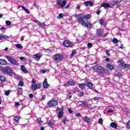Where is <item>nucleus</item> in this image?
<instances>
[{"mask_svg":"<svg viewBox=\"0 0 130 130\" xmlns=\"http://www.w3.org/2000/svg\"><path fill=\"white\" fill-rule=\"evenodd\" d=\"M77 21L79 24L86 27V28H91L92 24L86 23L90 19V14H80L77 15Z\"/></svg>","mask_w":130,"mask_h":130,"instance_id":"1","label":"nucleus"},{"mask_svg":"<svg viewBox=\"0 0 130 130\" xmlns=\"http://www.w3.org/2000/svg\"><path fill=\"white\" fill-rule=\"evenodd\" d=\"M5 57L8 60V61L11 63V64H13V66H16L17 67H19L20 64L18 62V61L15 59L13 56L6 55Z\"/></svg>","mask_w":130,"mask_h":130,"instance_id":"2","label":"nucleus"},{"mask_svg":"<svg viewBox=\"0 0 130 130\" xmlns=\"http://www.w3.org/2000/svg\"><path fill=\"white\" fill-rule=\"evenodd\" d=\"M2 73L5 74L6 75H10L13 73V69L10 66H7L6 67H3L1 69Z\"/></svg>","mask_w":130,"mask_h":130,"instance_id":"3","label":"nucleus"},{"mask_svg":"<svg viewBox=\"0 0 130 130\" xmlns=\"http://www.w3.org/2000/svg\"><path fill=\"white\" fill-rule=\"evenodd\" d=\"M53 59L55 61V62H59L60 61H61L62 60V59L63 58V56L61 55V54H56L53 56Z\"/></svg>","mask_w":130,"mask_h":130,"instance_id":"4","label":"nucleus"},{"mask_svg":"<svg viewBox=\"0 0 130 130\" xmlns=\"http://www.w3.org/2000/svg\"><path fill=\"white\" fill-rule=\"evenodd\" d=\"M118 62L119 63L120 68H122V69H128L129 66L128 64H125L123 63V60H119Z\"/></svg>","mask_w":130,"mask_h":130,"instance_id":"5","label":"nucleus"},{"mask_svg":"<svg viewBox=\"0 0 130 130\" xmlns=\"http://www.w3.org/2000/svg\"><path fill=\"white\" fill-rule=\"evenodd\" d=\"M58 104V103L57 101L52 99L48 103V106L49 107H53V106H56Z\"/></svg>","mask_w":130,"mask_h":130,"instance_id":"6","label":"nucleus"},{"mask_svg":"<svg viewBox=\"0 0 130 130\" xmlns=\"http://www.w3.org/2000/svg\"><path fill=\"white\" fill-rule=\"evenodd\" d=\"M96 72L98 74H103L105 73V69L101 66H98L96 68Z\"/></svg>","mask_w":130,"mask_h":130,"instance_id":"7","label":"nucleus"},{"mask_svg":"<svg viewBox=\"0 0 130 130\" xmlns=\"http://www.w3.org/2000/svg\"><path fill=\"white\" fill-rule=\"evenodd\" d=\"M63 86H64L65 87H68L69 86H76V82L74 80L69 81H68L66 83H64Z\"/></svg>","mask_w":130,"mask_h":130,"instance_id":"8","label":"nucleus"},{"mask_svg":"<svg viewBox=\"0 0 130 130\" xmlns=\"http://www.w3.org/2000/svg\"><path fill=\"white\" fill-rule=\"evenodd\" d=\"M89 81L88 79H85V83H87L86 85V86H87V87H88V88L89 89H92L93 88V83H92V82H88Z\"/></svg>","mask_w":130,"mask_h":130,"instance_id":"9","label":"nucleus"},{"mask_svg":"<svg viewBox=\"0 0 130 130\" xmlns=\"http://www.w3.org/2000/svg\"><path fill=\"white\" fill-rule=\"evenodd\" d=\"M104 8L105 9H106V8H112V6L110 5L109 3H102L101 5V8Z\"/></svg>","mask_w":130,"mask_h":130,"instance_id":"10","label":"nucleus"},{"mask_svg":"<svg viewBox=\"0 0 130 130\" xmlns=\"http://www.w3.org/2000/svg\"><path fill=\"white\" fill-rule=\"evenodd\" d=\"M63 45L66 47H72L73 46V45H72V43L70 42L69 41H65L63 42Z\"/></svg>","mask_w":130,"mask_h":130,"instance_id":"11","label":"nucleus"},{"mask_svg":"<svg viewBox=\"0 0 130 130\" xmlns=\"http://www.w3.org/2000/svg\"><path fill=\"white\" fill-rule=\"evenodd\" d=\"M103 30L100 29H97L96 30V35L97 36H103Z\"/></svg>","mask_w":130,"mask_h":130,"instance_id":"12","label":"nucleus"},{"mask_svg":"<svg viewBox=\"0 0 130 130\" xmlns=\"http://www.w3.org/2000/svg\"><path fill=\"white\" fill-rule=\"evenodd\" d=\"M20 70L22 71V72L24 73V74H28V71L26 70V67H25V66L21 65Z\"/></svg>","mask_w":130,"mask_h":130,"instance_id":"13","label":"nucleus"},{"mask_svg":"<svg viewBox=\"0 0 130 130\" xmlns=\"http://www.w3.org/2000/svg\"><path fill=\"white\" fill-rule=\"evenodd\" d=\"M84 5L85 7H88V6H89L90 7H93V3L91 1H87L84 2Z\"/></svg>","mask_w":130,"mask_h":130,"instance_id":"14","label":"nucleus"},{"mask_svg":"<svg viewBox=\"0 0 130 130\" xmlns=\"http://www.w3.org/2000/svg\"><path fill=\"white\" fill-rule=\"evenodd\" d=\"M43 85L45 89H46V88H47L49 86V84H48V83H47V79H45V80L44 81V82L43 83Z\"/></svg>","mask_w":130,"mask_h":130,"instance_id":"15","label":"nucleus"},{"mask_svg":"<svg viewBox=\"0 0 130 130\" xmlns=\"http://www.w3.org/2000/svg\"><path fill=\"white\" fill-rule=\"evenodd\" d=\"M36 22L38 23V25L40 26V27H41V28H43V29H44V27H45V23H41L38 21V20H36Z\"/></svg>","mask_w":130,"mask_h":130,"instance_id":"16","label":"nucleus"},{"mask_svg":"<svg viewBox=\"0 0 130 130\" xmlns=\"http://www.w3.org/2000/svg\"><path fill=\"white\" fill-rule=\"evenodd\" d=\"M41 58V55H40V54H37L34 55V59L36 60H39L40 58Z\"/></svg>","mask_w":130,"mask_h":130,"instance_id":"17","label":"nucleus"},{"mask_svg":"<svg viewBox=\"0 0 130 130\" xmlns=\"http://www.w3.org/2000/svg\"><path fill=\"white\" fill-rule=\"evenodd\" d=\"M20 8H22L24 11H25V13L27 14H30V11H29V10L26 9L24 6H19L17 7V9H20Z\"/></svg>","mask_w":130,"mask_h":130,"instance_id":"18","label":"nucleus"},{"mask_svg":"<svg viewBox=\"0 0 130 130\" xmlns=\"http://www.w3.org/2000/svg\"><path fill=\"white\" fill-rule=\"evenodd\" d=\"M7 60L3 59H0V64L1 66H6V64H7Z\"/></svg>","mask_w":130,"mask_h":130,"instance_id":"19","label":"nucleus"},{"mask_svg":"<svg viewBox=\"0 0 130 130\" xmlns=\"http://www.w3.org/2000/svg\"><path fill=\"white\" fill-rule=\"evenodd\" d=\"M62 116H63V111L62 110H61L58 114V118L59 119H60Z\"/></svg>","mask_w":130,"mask_h":130,"instance_id":"20","label":"nucleus"},{"mask_svg":"<svg viewBox=\"0 0 130 130\" xmlns=\"http://www.w3.org/2000/svg\"><path fill=\"white\" fill-rule=\"evenodd\" d=\"M58 5H59V6L61 7V8H64V7L66 6V5H67V1H63L62 2V4L58 3Z\"/></svg>","mask_w":130,"mask_h":130,"instance_id":"21","label":"nucleus"},{"mask_svg":"<svg viewBox=\"0 0 130 130\" xmlns=\"http://www.w3.org/2000/svg\"><path fill=\"white\" fill-rule=\"evenodd\" d=\"M117 3H118V1H112V2H111L110 3V5L111 7H112V8L114 6H115V5H116V4H117Z\"/></svg>","mask_w":130,"mask_h":130,"instance_id":"22","label":"nucleus"},{"mask_svg":"<svg viewBox=\"0 0 130 130\" xmlns=\"http://www.w3.org/2000/svg\"><path fill=\"white\" fill-rule=\"evenodd\" d=\"M23 93V89L22 88H19L17 89V95H22Z\"/></svg>","mask_w":130,"mask_h":130,"instance_id":"23","label":"nucleus"},{"mask_svg":"<svg viewBox=\"0 0 130 130\" xmlns=\"http://www.w3.org/2000/svg\"><path fill=\"white\" fill-rule=\"evenodd\" d=\"M78 103H81V104L82 105H84L85 107H88V106H89V105L88 104V103H87V102L80 101L78 102Z\"/></svg>","mask_w":130,"mask_h":130,"instance_id":"24","label":"nucleus"},{"mask_svg":"<svg viewBox=\"0 0 130 130\" xmlns=\"http://www.w3.org/2000/svg\"><path fill=\"white\" fill-rule=\"evenodd\" d=\"M31 90H32V91H36V90H37V84H32L31 85Z\"/></svg>","mask_w":130,"mask_h":130,"instance_id":"25","label":"nucleus"},{"mask_svg":"<svg viewBox=\"0 0 130 130\" xmlns=\"http://www.w3.org/2000/svg\"><path fill=\"white\" fill-rule=\"evenodd\" d=\"M107 68H108V69L110 70H112L113 69H114V67H113V66H112L111 64H107Z\"/></svg>","mask_w":130,"mask_h":130,"instance_id":"26","label":"nucleus"},{"mask_svg":"<svg viewBox=\"0 0 130 130\" xmlns=\"http://www.w3.org/2000/svg\"><path fill=\"white\" fill-rule=\"evenodd\" d=\"M7 38H9V36L6 35L0 36V40H3V39Z\"/></svg>","mask_w":130,"mask_h":130,"instance_id":"27","label":"nucleus"},{"mask_svg":"<svg viewBox=\"0 0 130 130\" xmlns=\"http://www.w3.org/2000/svg\"><path fill=\"white\" fill-rule=\"evenodd\" d=\"M79 87L80 89H84L85 87H86V84L84 83H81L79 84Z\"/></svg>","mask_w":130,"mask_h":130,"instance_id":"28","label":"nucleus"},{"mask_svg":"<svg viewBox=\"0 0 130 130\" xmlns=\"http://www.w3.org/2000/svg\"><path fill=\"white\" fill-rule=\"evenodd\" d=\"M111 127H113V128H116L117 127V124L114 123V122H112L110 124Z\"/></svg>","mask_w":130,"mask_h":130,"instance_id":"29","label":"nucleus"},{"mask_svg":"<svg viewBox=\"0 0 130 130\" xmlns=\"http://www.w3.org/2000/svg\"><path fill=\"white\" fill-rule=\"evenodd\" d=\"M90 118L88 117L87 116L84 117V121H85V122H87V123H89L90 122Z\"/></svg>","mask_w":130,"mask_h":130,"instance_id":"30","label":"nucleus"},{"mask_svg":"<svg viewBox=\"0 0 130 130\" xmlns=\"http://www.w3.org/2000/svg\"><path fill=\"white\" fill-rule=\"evenodd\" d=\"M0 81L2 82H6V77L3 75L0 76Z\"/></svg>","mask_w":130,"mask_h":130,"instance_id":"31","label":"nucleus"},{"mask_svg":"<svg viewBox=\"0 0 130 130\" xmlns=\"http://www.w3.org/2000/svg\"><path fill=\"white\" fill-rule=\"evenodd\" d=\"M77 53V51L76 50H73L72 53L71 54V58H73L74 55H75Z\"/></svg>","mask_w":130,"mask_h":130,"instance_id":"32","label":"nucleus"},{"mask_svg":"<svg viewBox=\"0 0 130 130\" xmlns=\"http://www.w3.org/2000/svg\"><path fill=\"white\" fill-rule=\"evenodd\" d=\"M16 46L17 48H19V49H22V48H23V46H22V45H21L20 44H16Z\"/></svg>","mask_w":130,"mask_h":130,"instance_id":"33","label":"nucleus"},{"mask_svg":"<svg viewBox=\"0 0 130 130\" xmlns=\"http://www.w3.org/2000/svg\"><path fill=\"white\" fill-rule=\"evenodd\" d=\"M37 121H38V124H42V123H43V121H42V120H41V118L37 119Z\"/></svg>","mask_w":130,"mask_h":130,"instance_id":"34","label":"nucleus"},{"mask_svg":"<svg viewBox=\"0 0 130 130\" xmlns=\"http://www.w3.org/2000/svg\"><path fill=\"white\" fill-rule=\"evenodd\" d=\"M112 42H113V43L116 44V43H118L119 41L118 40H117V39L114 38L112 40Z\"/></svg>","mask_w":130,"mask_h":130,"instance_id":"35","label":"nucleus"},{"mask_svg":"<svg viewBox=\"0 0 130 130\" xmlns=\"http://www.w3.org/2000/svg\"><path fill=\"white\" fill-rule=\"evenodd\" d=\"M93 47V44H92V43H88L87 44V47L88 48H91V47Z\"/></svg>","mask_w":130,"mask_h":130,"instance_id":"36","label":"nucleus"},{"mask_svg":"<svg viewBox=\"0 0 130 130\" xmlns=\"http://www.w3.org/2000/svg\"><path fill=\"white\" fill-rule=\"evenodd\" d=\"M99 23L101 24V25H104V20L100 19L99 20Z\"/></svg>","mask_w":130,"mask_h":130,"instance_id":"37","label":"nucleus"},{"mask_svg":"<svg viewBox=\"0 0 130 130\" xmlns=\"http://www.w3.org/2000/svg\"><path fill=\"white\" fill-rule=\"evenodd\" d=\"M99 123H100V124H103V119H102V118H100L99 119Z\"/></svg>","mask_w":130,"mask_h":130,"instance_id":"38","label":"nucleus"},{"mask_svg":"<svg viewBox=\"0 0 130 130\" xmlns=\"http://www.w3.org/2000/svg\"><path fill=\"white\" fill-rule=\"evenodd\" d=\"M127 128L128 129H130V120L126 123Z\"/></svg>","mask_w":130,"mask_h":130,"instance_id":"39","label":"nucleus"},{"mask_svg":"<svg viewBox=\"0 0 130 130\" xmlns=\"http://www.w3.org/2000/svg\"><path fill=\"white\" fill-rule=\"evenodd\" d=\"M63 17V16H62V13H60L57 18V19H62Z\"/></svg>","mask_w":130,"mask_h":130,"instance_id":"40","label":"nucleus"},{"mask_svg":"<svg viewBox=\"0 0 130 130\" xmlns=\"http://www.w3.org/2000/svg\"><path fill=\"white\" fill-rule=\"evenodd\" d=\"M19 117L18 116H16L15 117H14V120L16 122H18V121H19Z\"/></svg>","mask_w":130,"mask_h":130,"instance_id":"41","label":"nucleus"},{"mask_svg":"<svg viewBox=\"0 0 130 130\" xmlns=\"http://www.w3.org/2000/svg\"><path fill=\"white\" fill-rule=\"evenodd\" d=\"M6 25H7V26H11V22L10 21L7 20L6 21Z\"/></svg>","mask_w":130,"mask_h":130,"instance_id":"42","label":"nucleus"},{"mask_svg":"<svg viewBox=\"0 0 130 130\" xmlns=\"http://www.w3.org/2000/svg\"><path fill=\"white\" fill-rule=\"evenodd\" d=\"M19 86H20V87H23V86H24V83H23V82L22 81H20L18 83Z\"/></svg>","mask_w":130,"mask_h":130,"instance_id":"43","label":"nucleus"},{"mask_svg":"<svg viewBox=\"0 0 130 130\" xmlns=\"http://www.w3.org/2000/svg\"><path fill=\"white\" fill-rule=\"evenodd\" d=\"M110 50H107L106 51V53L107 55H108V56L110 55Z\"/></svg>","mask_w":130,"mask_h":130,"instance_id":"44","label":"nucleus"},{"mask_svg":"<svg viewBox=\"0 0 130 130\" xmlns=\"http://www.w3.org/2000/svg\"><path fill=\"white\" fill-rule=\"evenodd\" d=\"M66 121H68V120H67V117H64L62 120L63 123H64V124H66Z\"/></svg>","mask_w":130,"mask_h":130,"instance_id":"45","label":"nucleus"},{"mask_svg":"<svg viewBox=\"0 0 130 130\" xmlns=\"http://www.w3.org/2000/svg\"><path fill=\"white\" fill-rule=\"evenodd\" d=\"M48 125H49V126H52V125H53V123H52V122L50 121L48 123Z\"/></svg>","mask_w":130,"mask_h":130,"instance_id":"46","label":"nucleus"},{"mask_svg":"<svg viewBox=\"0 0 130 130\" xmlns=\"http://www.w3.org/2000/svg\"><path fill=\"white\" fill-rule=\"evenodd\" d=\"M41 88V84H37V89H40Z\"/></svg>","mask_w":130,"mask_h":130,"instance_id":"47","label":"nucleus"},{"mask_svg":"<svg viewBox=\"0 0 130 130\" xmlns=\"http://www.w3.org/2000/svg\"><path fill=\"white\" fill-rule=\"evenodd\" d=\"M116 76L117 77H121V76H122V74H121V73H118L116 74Z\"/></svg>","mask_w":130,"mask_h":130,"instance_id":"48","label":"nucleus"},{"mask_svg":"<svg viewBox=\"0 0 130 130\" xmlns=\"http://www.w3.org/2000/svg\"><path fill=\"white\" fill-rule=\"evenodd\" d=\"M5 95H6V96H9V95H10V91H7L5 92Z\"/></svg>","mask_w":130,"mask_h":130,"instance_id":"49","label":"nucleus"},{"mask_svg":"<svg viewBox=\"0 0 130 130\" xmlns=\"http://www.w3.org/2000/svg\"><path fill=\"white\" fill-rule=\"evenodd\" d=\"M19 59H20V60H25L26 58H25V57H20Z\"/></svg>","mask_w":130,"mask_h":130,"instance_id":"50","label":"nucleus"},{"mask_svg":"<svg viewBox=\"0 0 130 130\" xmlns=\"http://www.w3.org/2000/svg\"><path fill=\"white\" fill-rule=\"evenodd\" d=\"M100 13H101V10L98 9L96 12L97 15H100Z\"/></svg>","mask_w":130,"mask_h":130,"instance_id":"51","label":"nucleus"},{"mask_svg":"<svg viewBox=\"0 0 130 130\" xmlns=\"http://www.w3.org/2000/svg\"><path fill=\"white\" fill-rule=\"evenodd\" d=\"M31 83L32 84H36V80H35V79H33L31 81Z\"/></svg>","mask_w":130,"mask_h":130,"instance_id":"52","label":"nucleus"},{"mask_svg":"<svg viewBox=\"0 0 130 130\" xmlns=\"http://www.w3.org/2000/svg\"><path fill=\"white\" fill-rule=\"evenodd\" d=\"M45 98H46V95H43L42 97V100H43V101L45 100Z\"/></svg>","mask_w":130,"mask_h":130,"instance_id":"53","label":"nucleus"},{"mask_svg":"<svg viewBox=\"0 0 130 130\" xmlns=\"http://www.w3.org/2000/svg\"><path fill=\"white\" fill-rule=\"evenodd\" d=\"M80 96H81V97H83V96H84V92H80L79 93Z\"/></svg>","mask_w":130,"mask_h":130,"instance_id":"54","label":"nucleus"},{"mask_svg":"<svg viewBox=\"0 0 130 130\" xmlns=\"http://www.w3.org/2000/svg\"><path fill=\"white\" fill-rule=\"evenodd\" d=\"M29 98L32 99V98H33V97H34V95H33V94L30 93V94L29 95Z\"/></svg>","mask_w":130,"mask_h":130,"instance_id":"55","label":"nucleus"},{"mask_svg":"<svg viewBox=\"0 0 130 130\" xmlns=\"http://www.w3.org/2000/svg\"><path fill=\"white\" fill-rule=\"evenodd\" d=\"M99 99V97L98 96H95L93 98V100L96 101V100H98Z\"/></svg>","mask_w":130,"mask_h":130,"instance_id":"56","label":"nucleus"},{"mask_svg":"<svg viewBox=\"0 0 130 130\" xmlns=\"http://www.w3.org/2000/svg\"><path fill=\"white\" fill-rule=\"evenodd\" d=\"M15 106H20V103L19 102L15 103Z\"/></svg>","mask_w":130,"mask_h":130,"instance_id":"57","label":"nucleus"},{"mask_svg":"<svg viewBox=\"0 0 130 130\" xmlns=\"http://www.w3.org/2000/svg\"><path fill=\"white\" fill-rule=\"evenodd\" d=\"M68 111H69V113L70 114L73 113V111L72 110H71L70 109H68Z\"/></svg>","mask_w":130,"mask_h":130,"instance_id":"58","label":"nucleus"},{"mask_svg":"<svg viewBox=\"0 0 130 130\" xmlns=\"http://www.w3.org/2000/svg\"><path fill=\"white\" fill-rule=\"evenodd\" d=\"M110 112H111V113L113 112V110H108V113H110Z\"/></svg>","mask_w":130,"mask_h":130,"instance_id":"59","label":"nucleus"},{"mask_svg":"<svg viewBox=\"0 0 130 130\" xmlns=\"http://www.w3.org/2000/svg\"><path fill=\"white\" fill-rule=\"evenodd\" d=\"M4 29H5V27H1L0 30H1L2 32H4Z\"/></svg>","mask_w":130,"mask_h":130,"instance_id":"60","label":"nucleus"},{"mask_svg":"<svg viewBox=\"0 0 130 130\" xmlns=\"http://www.w3.org/2000/svg\"><path fill=\"white\" fill-rule=\"evenodd\" d=\"M77 10H80L81 9V6H78L76 7Z\"/></svg>","mask_w":130,"mask_h":130,"instance_id":"61","label":"nucleus"},{"mask_svg":"<svg viewBox=\"0 0 130 130\" xmlns=\"http://www.w3.org/2000/svg\"><path fill=\"white\" fill-rule=\"evenodd\" d=\"M76 116H81V113H78L77 114H76Z\"/></svg>","mask_w":130,"mask_h":130,"instance_id":"62","label":"nucleus"},{"mask_svg":"<svg viewBox=\"0 0 130 130\" xmlns=\"http://www.w3.org/2000/svg\"><path fill=\"white\" fill-rule=\"evenodd\" d=\"M106 61H110V59L109 58H106L105 59Z\"/></svg>","mask_w":130,"mask_h":130,"instance_id":"63","label":"nucleus"},{"mask_svg":"<svg viewBox=\"0 0 130 130\" xmlns=\"http://www.w3.org/2000/svg\"><path fill=\"white\" fill-rule=\"evenodd\" d=\"M24 40V37H21V38H20V41H23Z\"/></svg>","mask_w":130,"mask_h":130,"instance_id":"64","label":"nucleus"}]
</instances>
